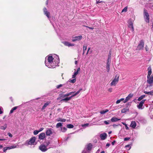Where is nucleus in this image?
<instances>
[{"label": "nucleus", "instance_id": "f257e3e1", "mask_svg": "<svg viewBox=\"0 0 153 153\" xmlns=\"http://www.w3.org/2000/svg\"><path fill=\"white\" fill-rule=\"evenodd\" d=\"M56 59L53 61L54 58L51 56H47L45 58V65L50 68H54L59 63V59L58 56L56 55Z\"/></svg>", "mask_w": 153, "mask_h": 153}, {"label": "nucleus", "instance_id": "f03ea898", "mask_svg": "<svg viewBox=\"0 0 153 153\" xmlns=\"http://www.w3.org/2000/svg\"><path fill=\"white\" fill-rule=\"evenodd\" d=\"M36 137H33L30 138V140L28 141L27 140L25 144L26 145H34L35 144V141L36 140Z\"/></svg>", "mask_w": 153, "mask_h": 153}, {"label": "nucleus", "instance_id": "7ed1b4c3", "mask_svg": "<svg viewBox=\"0 0 153 153\" xmlns=\"http://www.w3.org/2000/svg\"><path fill=\"white\" fill-rule=\"evenodd\" d=\"M144 18L145 21L147 23L149 22V15L146 10H144Z\"/></svg>", "mask_w": 153, "mask_h": 153}, {"label": "nucleus", "instance_id": "20e7f679", "mask_svg": "<svg viewBox=\"0 0 153 153\" xmlns=\"http://www.w3.org/2000/svg\"><path fill=\"white\" fill-rule=\"evenodd\" d=\"M145 101L146 100H143L140 102L139 104L137 105V107L139 109H143L144 108V107L143 105Z\"/></svg>", "mask_w": 153, "mask_h": 153}, {"label": "nucleus", "instance_id": "39448f33", "mask_svg": "<svg viewBox=\"0 0 153 153\" xmlns=\"http://www.w3.org/2000/svg\"><path fill=\"white\" fill-rule=\"evenodd\" d=\"M119 80V76H117L112 81L111 83V86H115L116 84L117 83Z\"/></svg>", "mask_w": 153, "mask_h": 153}, {"label": "nucleus", "instance_id": "423d86ee", "mask_svg": "<svg viewBox=\"0 0 153 153\" xmlns=\"http://www.w3.org/2000/svg\"><path fill=\"white\" fill-rule=\"evenodd\" d=\"M39 149L42 152H45L48 150L46 146L44 144H41L39 147Z\"/></svg>", "mask_w": 153, "mask_h": 153}, {"label": "nucleus", "instance_id": "0eeeda50", "mask_svg": "<svg viewBox=\"0 0 153 153\" xmlns=\"http://www.w3.org/2000/svg\"><path fill=\"white\" fill-rule=\"evenodd\" d=\"M82 39V36H76L73 37L72 40L73 42L76 41H79L80 40Z\"/></svg>", "mask_w": 153, "mask_h": 153}, {"label": "nucleus", "instance_id": "6e6552de", "mask_svg": "<svg viewBox=\"0 0 153 153\" xmlns=\"http://www.w3.org/2000/svg\"><path fill=\"white\" fill-rule=\"evenodd\" d=\"M144 46V42L143 40H141L137 47V48L139 50L142 49L143 48Z\"/></svg>", "mask_w": 153, "mask_h": 153}, {"label": "nucleus", "instance_id": "1a4fd4ad", "mask_svg": "<svg viewBox=\"0 0 153 153\" xmlns=\"http://www.w3.org/2000/svg\"><path fill=\"white\" fill-rule=\"evenodd\" d=\"M43 12L45 15L48 17V19L50 20V13L48 11L46 8H44L43 9Z\"/></svg>", "mask_w": 153, "mask_h": 153}, {"label": "nucleus", "instance_id": "9d476101", "mask_svg": "<svg viewBox=\"0 0 153 153\" xmlns=\"http://www.w3.org/2000/svg\"><path fill=\"white\" fill-rule=\"evenodd\" d=\"M74 92H69V93H67L66 94H62L60 95V97H59V98H65L67 97L68 96H69L72 94L73 93H74Z\"/></svg>", "mask_w": 153, "mask_h": 153}, {"label": "nucleus", "instance_id": "9b49d317", "mask_svg": "<svg viewBox=\"0 0 153 153\" xmlns=\"http://www.w3.org/2000/svg\"><path fill=\"white\" fill-rule=\"evenodd\" d=\"M147 82L149 84H151L153 82V76L151 75V76L147 77Z\"/></svg>", "mask_w": 153, "mask_h": 153}, {"label": "nucleus", "instance_id": "f8f14e48", "mask_svg": "<svg viewBox=\"0 0 153 153\" xmlns=\"http://www.w3.org/2000/svg\"><path fill=\"white\" fill-rule=\"evenodd\" d=\"M133 96V94H130L126 97V99L123 101V102L125 103L130 98H132Z\"/></svg>", "mask_w": 153, "mask_h": 153}, {"label": "nucleus", "instance_id": "ddd939ff", "mask_svg": "<svg viewBox=\"0 0 153 153\" xmlns=\"http://www.w3.org/2000/svg\"><path fill=\"white\" fill-rule=\"evenodd\" d=\"M53 129L51 128H48L46 132V134L47 136H50L52 134Z\"/></svg>", "mask_w": 153, "mask_h": 153}, {"label": "nucleus", "instance_id": "4468645a", "mask_svg": "<svg viewBox=\"0 0 153 153\" xmlns=\"http://www.w3.org/2000/svg\"><path fill=\"white\" fill-rule=\"evenodd\" d=\"M92 147V145L90 143L88 144L86 146L85 149H86L89 152L90 151Z\"/></svg>", "mask_w": 153, "mask_h": 153}, {"label": "nucleus", "instance_id": "2eb2a0df", "mask_svg": "<svg viewBox=\"0 0 153 153\" xmlns=\"http://www.w3.org/2000/svg\"><path fill=\"white\" fill-rule=\"evenodd\" d=\"M80 71V68H78L77 70L76 71H75L74 74L72 76V78H75L76 75L78 74L79 71Z\"/></svg>", "mask_w": 153, "mask_h": 153}, {"label": "nucleus", "instance_id": "dca6fc26", "mask_svg": "<svg viewBox=\"0 0 153 153\" xmlns=\"http://www.w3.org/2000/svg\"><path fill=\"white\" fill-rule=\"evenodd\" d=\"M64 44L65 45L68 46H74V45L73 44L71 43H70L68 42H64Z\"/></svg>", "mask_w": 153, "mask_h": 153}, {"label": "nucleus", "instance_id": "f3484780", "mask_svg": "<svg viewBox=\"0 0 153 153\" xmlns=\"http://www.w3.org/2000/svg\"><path fill=\"white\" fill-rule=\"evenodd\" d=\"M45 134L44 133H41L39 135V138L41 140H43L45 137Z\"/></svg>", "mask_w": 153, "mask_h": 153}, {"label": "nucleus", "instance_id": "a211bd4d", "mask_svg": "<svg viewBox=\"0 0 153 153\" xmlns=\"http://www.w3.org/2000/svg\"><path fill=\"white\" fill-rule=\"evenodd\" d=\"M148 72L147 77L151 76V75L152 73V69L150 67H149L148 68Z\"/></svg>", "mask_w": 153, "mask_h": 153}, {"label": "nucleus", "instance_id": "6ab92c4d", "mask_svg": "<svg viewBox=\"0 0 153 153\" xmlns=\"http://www.w3.org/2000/svg\"><path fill=\"white\" fill-rule=\"evenodd\" d=\"M107 137V134L106 133L102 134L100 135V137L101 139L104 140Z\"/></svg>", "mask_w": 153, "mask_h": 153}, {"label": "nucleus", "instance_id": "aec40b11", "mask_svg": "<svg viewBox=\"0 0 153 153\" xmlns=\"http://www.w3.org/2000/svg\"><path fill=\"white\" fill-rule=\"evenodd\" d=\"M120 120V119H118L117 117H113L111 118V121L112 122H117L118 121Z\"/></svg>", "mask_w": 153, "mask_h": 153}, {"label": "nucleus", "instance_id": "412c9836", "mask_svg": "<svg viewBox=\"0 0 153 153\" xmlns=\"http://www.w3.org/2000/svg\"><path fill=\"white\" fill-rule=\"evenodd\" d=\"M62 99L61 100V101H64L65 102H67L68 101L70 100L71 99V97H66L65 98H62Z\"/></svg>", "mask_w": 153, "mask_h": 153}, {"label": "nucleus", "instance_id": "4be33fe9", "mask_svg": "<svg viewBox=\"0 0 153 153\" xmlns=\"http://www.w3.org/2000/svg\"><path fill=\"white\" fill-rule=\"evenodd\" d=\"M136 126V123L135 121H132L131 122L130 125L131 127L133 128H134Z\"/></svg>", "mask_w": 153, "mask_h": 153}, {"label": "nucleus", "instance_id": "5701e85b", "mask_svg": "<svg viewBox=\"0 0 153 153\" xmlns=\"http://www.w3.org/2000/svg\"><path fill=\"white\" fill-rule=\"evenodd\" d=\"M62 123H59L56 124V127L57 128H58L59 127H60V128H61V127H62Z\"/></svg>", "mask_w": 153, "mask_h": 153}, {"label": "nucleus", "instance_id": "b1692460", "mask_svg": "<svg viewBox=\"0 0 153 153\" xmlns=\"http://www.w3.org/2000/svg\"><path fill=\"white\" fill-rule=\"evenodd\" d=\"M18 107V106H15V107H13V108H12V109L10 111V114H11L13 112V111L14 110H16V109Z\"/></svg>", "mask_w": 153, "mask_h": 153}, {"label": "nucleus", "instance_id": "393cba45", "mask_svg": "<svg viewBox=\"0 0 153 153\" xmlns=\"http://www.w3.org/2000/svg\"><path fill=\"white\" fill-rule=\"evenodd\" d=\"M57 121L58 122H65L66 121V119L59 118L57 119Z\"/></svg>", "mask_w": 153, "mask_h": 153}, {"label": "nucleus", "instance_id": "a878e982", "mask_svg": "<svg viewBox=\"0 0 153 153\" xmlns=\"http://www.w3.org/2000/svg\"><path fill=\"white\" fill-rule=\"evenodd\" d=\"M128 110V108L126 107L123 108L121 110V112L122 113H125Z\"/></svg>", "mask_w": 153, "mask_h": 153}, {"label": "nucleus", "instance_id": "bb28decb", "mask_svg": "<svg viewBox=\"0 0 153 153\" xmlns=\"http://www.w3.org/2000/svg\"><path fill=\"white\" fill-rule=\"evenodd\" d=\"M145 96H146L145 95H141V96H140V97H139L138 98L137 100L138 101H141L143 99V98H144L145 97Z\"/></svg>", "mask_w": 153, "mask_h": 153}, {"label": "nucleus", "instance_id": "cd10ccee", "mask_svg": "<svg viewBox=\"0 0 153 153\" xmlns=\"http://www.w3.org/2000/svg\"><path fill=\"white\" fill-rule=\"evenodd\" d=\"M108 109H105V110H102L100 112V113L101 114H104L105 113L108 112Z\"/></svg>", "mask_w": 153, "mask_h": 153}, {"label": "nucleus", "instance_id": "c85d7f7f", "mask_svg": "<svg viewBox=\"0 0 153 153\" xmlns=\"http://www.w3.org/2000/svg\"><path fill=\"white\" fill-rule=\"evenodd\" d=\"M61 130L62 132H64L67 130V128L65 127H61Z\"/></svg>", "mask_w": 153, "mask_h": 153}, {"label": "nucleus", "instance_id": "c756f323", "mask_svg": "<svg viewBox=\"0 0 153 153\" xmlns=\"http://www.w3.org/2000/svg\"><path fill=\"white\" fill-rule=\"evenodd\" d=\"M49 104V102H47L45 103L42 108V109H44Z\"/></svg>", "mask_w": 153, "mask_h": 153}, {"label": "nucleus", "instance_id": "7c9ffc66", "mask_svg": "<svg viewBox=\"0 0 153 153\" xmlns=\"http://www.w3.org/2000/svg\"><path fill=\"white\" fill-rule=\"evenodd\" d=\"M128 25H133V22L131 19L129 20L128 22Z\"/></svg>", "mask_w": 153, "mask_h": 153}, {"label": "nucleus", "instance_id": "2f4dec72", "mask_svg": "<svg viewBox=\"0 0 153 153\" xmlns=\"http://www.w3.org/2000/svg\"><path fill=\"white\" fill-rule=\"evenodd\" d=\"M74 127L73 125L71 124H68L67 125V127L68 128H72Z\"/></svg>", "mask_w": 153, "mask_h": 153}, {"label": "nucleus", "instance_id": "473e14b6", "mask_svg": "<svg viewBox=\"0 0 153 153\" xmlns=\"http://www.w3.org/2000/svg\"><path fill=\"white\" fill-rule=\"evenodd\" d=\"M12 149L16 148L19 147V145L16 144H14L12 146Z\"/></svg>", "mask_w": 153, "mask_h": 153}, {"label": "nucleus", "instance_id": "72a5a7b5", "mask_svg": "<svg viewBox=\"0 0 153 153\" xmlns=\"http://www.w3.org/2000/svg\"><path fill=\"white\" fill-rule=\"evenodd\" d=\"M74 79L72 80H69V82H70L72 83H74L76 81V78H74Z\"/></svg>", "mask_w": 153, "mask_h": 153}, {"label": "nucleus", "instance_id": "f704fd0d", "mask_svg": "<svg viewBox=\"0 0 153 153\" xmlns=\"http://www.w3.org/2000/svg\"><path fill=\"white\" fill-rule=\"evenodd\" d=\"M7 127V124H5L4 125V126H1V129L3 130H5L6 129Z\"/></svg>", "mask_w": 153, "mask_h": 153}, {"label": "nucleus", "instance_id": "c9c22d12", "mask_svg": "<svg viewBox=\"0 0 153 153\" xmlns=\"http://www.w3.org/2000/svg\"><path fill=\"white\" fill-rule=\"evenodd\" d=\"M128 27H129V28H130V29H131V31H132V32H133L134 31V27H133V25H128Z\"/></svg>", "mask_w": 153, "mask_h": 153}, {"label": "nucleus", "instance_id": "e433bc0d", "mask_svg": "<svg viewBox=\"0 0 153 153\" xmlns=\"http://www.w3.org/2000/svg\"><path fill=\"white\" fill-rule=\"evenodd\" d=\"M82 153H90V152L87 151V149H86L84 148Z\"/></svg>", "mask_w": 153, "mask_h": 153}, {"label": "nucleus", "instance_id": "4c0bfd02", "mask_svg": "<svg viewBox=\"0 0 153 153\" xmlns=\"http://www.w3.org/2000/svg\"><path fill=\"white\" fill-rule=\"evenodd\" d=\"M127 7H125L122 10V12H126L127 11Z\"/></svg>", "mask_w": 153, "mask_h": 153}, {"label": "nucleus", "instance_id": "58836bf2", "mask_svg": "<svg viewBox=\"0 0 153 153\" xmlns=\"http://www.w3.org/2000/svg\"><path fill=\"white\" fill-rule=\"evenodd\" d=\"M110 59H108L107 61L106 65H110Z\"/></svg>", "mask_w": 153, "mask_h": 153}, {"label": "nucleus", "instance_id": "ea45409f", "mask_svg": "<svg viewBox=\"0 0 153 153\" xmlns=\"http://www.w3.org/2000/svg\"><path fill=\"white\" fill-rule=\"evenodd\" d=\"M125 148H126V149L128 150H129L131 148L130 146L129 145H127L126 146H125Z\"/></svg>", "mask_w": 153, "mask_h": 153}, {"label": "nucleus", "instance_id": "a19ab883", "mask_svg": "<svg viewBox=\"0 0 153 153\" xmlns=\"http://www.w3.org/2000/svg\"><path fill=\"white\" fill-rule=\"evenodd\" d=\"M111 51H110L109 53V54L108 56V59H111Z\"/></svg>", "mask_w": 153, "mask_h": 153}, {"label": "nucleus", "instance_id": "79ce46f5", "mask_svg": "<svg viewBox=\"0 0 153 153\" xmlns=\"http://www.w3.org/2000/svg\"><path fill=\"white\" fill-rule=\"evenodd\" d=\"M63 85L60 84L59 85H57L56 86V88H57L59 89V88L62 87L63 86Z\"/></svg>", "mask_w": 153, "mask_h": 153}, {"label": "nucleus", "instance_id": "37998d69", "mask_svg": "<svg viewBox=\"0 0 153 153\" xmlns=\"http://www.w3.org/2000/svg\"><path fill=\"white\" fill-rule=\"evenodd\" d=\"M50 144V142L49 141H47L46 142V143H45V145L47 147L48 146V145H49Z\"/></svg>", "mask_w": 153, "mask_h": 153}, {"label": "nucleus", "instance_id": "c03bdc74", "mask_svg": "<svg viewBox=\"0 0 153 153\" xmlns=\"http://www.w3.org/2000/svg\"><path fill=\"white\" fill-rule=\"evenodd\" d=\"M39 131L35 130L33 132V134L34 135H36L39 133Z\"/></svg>", "mask_w": 153, "mask_h": 153}, {"label": "nucleus", "instance_id": "a18cd8bd", "mask_svg": "<svg viewBox=\"0 0 153 153\" xmlns=\"http://www.w3.org/2000/svg\"><path fill=\"white\" fill-rule=\"evenodd\" d=\"M110 65H106V69L107 70V72H108L109 71L110 69Z\"/></svg>", "mask_w": 153, "mask_h": 153}, {"label": "nucleus", "instance_id": "49530a36", "mask_svg": "<svg viewBox=\"0 0 153 153\" xmlns=\"http://www.w3.org/2000/svg\"><path fill=\"white\" fill-rule=\"evenodd\" d=\"M122 124H123L125 126V128H126V129L128 130V129L129 128L128 127V126H127V125L125 123H122Z\"/></svg>", "mask_w": 153, "mask_h": 153}, {"label": "nucleus", "instance_id": "de8ad7c7", "mask_svg": "<svg viewBox=\"0 0 153 153\" xmlns=\"http://www.w3.org/2000/svg\"><path fill=\"white\" fill-rule=\"evenodd\" d=\"M89 124L88 123H86L85 124H83L82 125V126L83 127H86L88 126Z\"/></svg>", "mask_w": 153, "mask_h": 153}, {"label": "nucleus", "instance_id": "09e8293b", "mask_svg": "<svg viewBox=\"0 0 153 153\" xmlns=\"http://www.w3.org/2000/svg\"><path fill=\"white\" fill-rule=\"evenodd\" d=\"M82 90V89L81 88V89H80L79 91H78L77 92H76V95H77L80 92V91Z\"/></svg>", "mask_w": 153, "mask_h": 153}, {"label": "nucleus", "instance_id": "8fccbe9b", "mask_svg": "<svg viewBox=\"0 0 153 153\" xmlns=\"http://www.w3.org/2000/svg\"><path fill=\"white\" fill-rule=\"evenodd\" d=\"M87 49V46H84L83 47V50L84 51V52H85V51Z\"/></svg>", "mask_w": 153, "mask_h": 153}, {"label": "nucleus", "instance_id": "3c124183", "mask_svg": "<svg viewBox=\"0 0 153 153\" xmlns=\"http://www.w3.org/2000/svg\"><path fill=\"white\" fill-rule=\"evenodd\" d=\"M10 137H13V135L10 132L8 133L7 134Z\"/></svg>", "mask_w": 153, "mask_h": 153}, {"label": "nucleus", "instance_id": "603ef678", "mask_svg": "<svg viewBox=\"0 0 153 153\" xmlns=\"http://www.w3.org/2000/svg\"><path fill=\"white\" fill-rule=\"evenodd\" d=\"M109 120H108V121L105 120V121L104 122L105 124L108 125L109 124Z\"/></svg>", "mask_w": 153, "mask_h": 153}, {"label": "nucleus", "instance_id": "864d4df0", "mask_svg": "<svg viewBox=\"0 0 153 153\" xmlns=\"http://www.w3.org/2000/svg\"><path fill=\"white\" fill-rule=\"evenodd\" d=\"M72 94H73L71 97H71V99L73 97H74L76 96V95H77L76 94V93H75L74 94L73 93Z\"/></svg>", "mask_w": 153, "mask_h": 153}, {"label": "nucleus", "instance_id": "5fc2aeb1", "mask_svg": "<svg viewBox=\"0 0 153 153\" xmlns=\"http://www.w3.org/2000/svg\"><path fill=\"white\" fill-rule=\"evenodd\" d=\"M130 137H126V138H125L124 139V141L128 140H129L130 139Z\"/></svg>", "mask_w": 153, "mask_h": 153}, {"label": "nucleus", "instance_id": "6e6d98bb", "mask_svg": "<svg viewBox=\"0 0 153 153\" xmlns=\"http://www.w3.org/2000/svg\"><path fill=\"white\" fill-rule=\"evenodd\" d=\"M83 26H84V27H87V28H88L89 29H90L93 30L94 29V28H93V27H88V26H85V25H84Z\"/></svg>", "mask_w": 153, "mask_h": 153}, {"label": "nucleus", "instance_id": "4d7b16f0", "mask_svg": "<svg viewBox=\"0 0 153 153\" xmlns=\"http://www.w3.org/2000/svg\"><path fill=\"white\" fill-rule=\"evenodd\" d=\"M7 150L6 147H5L3 148V151L4 152H6Z\"/></svg>", "mask_w": 153, "mask_h": 153}, {"label": "nucleus", "instance_id": "13d9d810", "mask_svg": "<svg viewBox=\"0 0 153 153\" xmlns=\"http://www.w3.org/2000/svg\"><path fill=\"white\" fill-rule=\"evenodd\" d=\"M149 95H153V91H149Z\"/></svg>", "mask_w": 153, "mask_h": 153}, {"label": "nucleus", "instance_id": "bf43d9fd", "mask_svg": "<svg viewBox=\"0 0 153 153\" xmlns=\"http://www.w3.org/2000/svg\"><path fill=\"white\" fill-rule=\"evenodd\" d=\"M119 125H120V124H118V125L114 124L112 126L114 128H116L117 126H118Z\"/></svg>", "mask_w": 153, "mask_h": 153}, {"label": "nucleus", "instance_id": "052dcab7", "mask_svg": "<svg viewBox=\"0 0 153 153\" xmlns=\"http://www.w3.org/2000/svg\"><path fill=\"white\" fill-rule=\"evenodd\" d=\"M145 49L146 51H148L149 50V48L147 45L145 46Z\"/></svg>", "mask_w": 153, "mask_h": 153}, {"label": "nucleus", "instance_id": "680f3d73", "mask_svg": "<svg viewBox=\"0 0 153 153\" xmlns=\"http://www.w3.org/2000/svg\"><path fill=\"white\" fill-rule=\"evenodd\" d=\"M108 91L110 92H111L112 91V88H110L108 89Z\"/></svg>", "mask_w": 153, "mask_h": 153}, {"label": "nucleus", "instance_id": "e2e57ef3", "mask_svg": "<svg viewBox=\"0 0 153 153\" xmlns=\"http://www.w3.org/2000/svg\"><path fill=\"white\" fill-rule=\"evenodd\" d=\"M44 129V128L43 127L39 129V132H40V131H42Z\"/></svg>", "mask_w": 153, "mask_h": 153}, {"label": "nucleus", "instance_id": "0e129e2a", "mask_svg": "<svg viewBox=\"0 0 153 153\" xmlns=\"http://www.w3.org/2000/svg\"><path fill=\"white\" fill-rule=\"evenodd\" d=\"M120 102H120V100H117V101L116 102V103L117 104H118V103H120Z\"/></svg>", "mask_w": 153, "mask_h": 153}, {"label": "nucleus", "instance_id": "69168bd1", "mask_svg": "<svg viewBox=\"0 0 153 153\" xmlns=\"http://www.w3.org/2000/svg\"><path fill=\"white\" fill-rule=\"evenodd\" d=\"M144 93H145V94H148V95H149V92L145 91L144 92Z\"/></svg>", "mask_w": 153, "mask_h": 153}, {"label": "nucleus", "instance_id": "338daca9", "mask_svg": "<svg viewBox=\"0 0 153 153\" xmlns=\"http://www.w3.org/2000/svg\"><path fill=\"white\" fill-rule=\"evenodd\" d=\"M110 145L109 143H107L106 145V146L107 147H108L110 146Z\"/></svg>", "mask_w": 153, "mask_h": 153}, {"label": "nucleus", "instance_id": "774afa93", "mask_svg": "<svg viewBox=\"0 0 153 153\" xmlns=\"http://www.w3.org/2000/svg\"><path fill=\"white\" fill-rule=\"evenodd\" d=\"M1 108L0 107V114H2L3 113V112L2 111H1Z\"/></svg>", "mask_w": 153, "mask_h": 153}]
</instances>
